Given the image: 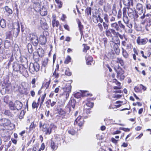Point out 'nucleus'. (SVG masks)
Here are the masks:
<instances>
[{
  "label": "nucleus",
  "instance_id": "1",
  "mask_svg": "<svg viewBox=\"0 0 151 151\" xmlns=\"http://www.w3.org/2000/svg\"><path fill=\"white\" fill-rule=\"evenodd\" d=\"M22 106L23 104L22 103L18 100L16 101L14 103L10 101L9 104V109L12 111H19L22 108Z\"/></svg>",
  "mask_w": 151,
  "mask_h": 151
},
{
  "label": "nucleus",
  "instance_id": "2",
  "mask_svg": "<svg viewBox=\"0 0 151 151\" xmlns=\"http://www.w3.org/2000/svg\"><path fill=\"white\" fill-rule=\"evenodd\" d=\"M71 86L70 83H67L65 86L63 88V95L65 97L66 100L69 97V93L71 92Z\"/></svg>",
  "mask_w": 151,
  "mask_h": 151
},
{
  "label": "nucleus",
  "instance_id": "3",
  "mask_svg": "<svg viewBox=\"0 0 151 151\" xmlns=\"http://www.w3.org/2000/svg\"><path fill=\"white\" fill-rule=\"evenodd\" d=\"M123 11V22L126 24L127 27L129 28H131L132 27V24H129V19L127 15V8L124 7L122 9Z\"/></svg>",
  "mask_w": 151,
  "mask_h": 151
},
{
  "label": "nucleus",
  "instance_id": "4",
  "mask_svg": "<svg viewBox=\"0 0 151 151\" xmlns=\"http://www.w3.org/2000/svg\"><path fill=\"white\" fill-rule=\"evenodd\" d=\"M114 68L117 73V77L120 78L121 80H123L125 77L123 75L124 73V71L119 66V65H115Z\"/></svg>",
  "mask_w": 151,
  "mask_h": 151
},
{
  "label": "nucleus",
  "instance_id": "5",
  "mask_svg": "<svg viewBox=\"0 0 151 151\" xmlns=\"http://www.w3.org/2000/svg\"><path fill=\"white\" fill-rule=\"evenodd\" d=\"M128 9L127 14L128 16L131 19H134V20L137 19L138 15L136 11L130 7H127Z\"/></svg>",
  "mask_w": 151,
  "mask_h": 151
},
{
  "label": "nucleus",
  "instance_id": "6",
  "mask_svg": "<svg viewBox=\"0 0 151 151\" xmlns=\"http://www.w3.org/2000/svg\"><path fill=\"white\" fill-rule=\"evenodd\" d=\"M30 72L33 73L35 71L37 72L39 71L40 69L39 64L37 62L34 63H30L29 66Z\"/></svg>",
  "mask_w": 151,
  "mask_h": 151
},
{
  "label": "nucleus",
  "instance_id": "7",
  "mask_svg": "<svg viewBox=\"0 0 151 151\" xmlns=\"http://www.w3.org/2000/svg\"><path fill=\"white\" fill-rule=\"evenodd\" d=\"M10 125L13 128L14 127V125L11 123L9 120L7 119L3 118L0 119V125L4 127Z\"/></svg>",
  "mask_w": 151,
  "mask_h": 151
},
{
  "label": "nucleus",
  "instance_id": "8",
  "mask_svg": "<svg viewBox=\"0 0 151 151\" xmlns=\"http://www.w3.org/2000/svg\"><path fill=\"white\" fill-rule=\"evenodd\" d=\"M12 31L14 36L17 37L20 31L19 25L18 23H15L13 24Z\"/></svg>",
  "mask_w": 151,
  "mask_h": 151
},
{
  "label": "nucleus",
  "instance_id": "9",
  "mask_svg": "<svg viewBox=\"0 0 151 151\" xmlns=\"http://www.w3.org/2000/svg\"><path fill=\"white\" fill-rule=\"evenodd\" d=\"M30 39L33 45L35 46L37 45L39 40L35 34H32L30 35Z\"/></svg>",
  "mask_w": 151,
  "mask_h": 151
},
{
  "label": "nucleus",
  "instance_id": "10",
  "mask_svg": "<svg viewBox=\"0 0 151 151\" xmlns=\"http://www.w3.org/2000/svg\"><path fill=\"white\" fill-rule=\"evenodd\" d=\"M84 122L83 119L82 118L81 116H79L76 119L74 123V125L78 124L80 127L83 124Z\"/></svg>",
  "mask_w": 151,
  "mask_h": 151
},
{
  "label": "nucleus",
  "instance_id": "11",
  "mask_svg": "<svg viewBox=\"0 0 151 151\" xmlns=\"http://www.w3.org/2000/svg\"><path fill=\"white\" fill-rule=\"evenodd\" d=\"M148 40L147 38L141 39L140 37H139L137 40V42L139 45H145L147 43Z\"/></svg>",
  "mask_w": 151,
  "mask_h": 151
},
{
  "label": "nucleus",
  "instance_id": "12",
  "mask_svg": "<svg viewBox=\"0 0 151 151\" xmlns=\"http://www.w3.org/2000/svg\"><path fill=\"white\" fill-rule=\"evenodd\" d=\"M41 6L40 5V8H36V11L40 12V13L41 15L42 16H45L47 14V12L46 9L43 6L41 8Z\"/></svg>",
  "mask_w": 151,
  "mask_h": 151
},
{
  "label": "nucleus",
  "instance_id": "13",
  "mask_svg": "<svg viewBox=\"0 0 151 151\" xmlns=\"http://www.w3.org/2000/svg\"><path fill=\"white\" fill-rule=\"evenodd\" d=\"M137 13L139 15L141 14L143 12L142 5L140 3H138L136 6Z\"/></svg>",
  "mask_w": 151,
  "mask_h": 151
},
{
  "label": "nucleus",
  "instance_id": "14",
  "mask_svg": "<svg viewBox=\"0 0 151 151\" xmlns=\"http://www.w3.org/2000/svg\"><path fill=\"white\" fill-rule=\"evenodd\" d=\"M8 131L6 129H1L0 130V135L2 137L7 138L8 136Z\"/></svg>",
  "mask_w": 151,
  "mask_h": 151
},
{
  "label": "nucleus",
  "instance_id": "15",
  "mask_svg": "<svg viewBox=\"0 0 151 151\" xmlns=\"http://www.w3.org/2000/svg\"><path fill=\"white\" fill-rule=\"evenodd\" d=\"M124 4L127 7H130L131 6H133V0H123Z\"/></svg>",
  "mask_w": 151,
  "mask_h": 151
},
{
  "label": "nucleus",
  "instance_id": "16",
  "mask_svg": "<svg viewBox=\"0 0 151 151\" xmlns=\"http://www.w3.org/2000/svg\"><path fill=\"white\" fill-rule=\"evenodd\" d=\"M32 2L34 3L33 6L36 8H40L41 4V0H32ZM36 9H35V10Z\"/></svg>",
  "mask_w": 151,
  "mask_h": 151
},
{
  "label": "nucleus",
  "instance_id": "17",
  "mask_svg": "<svg viewBox=\"0 0 151 151\" xmlns=\"http://www.w3.org/2000/svg\"><path fill=\"white\" fill-rule=\"evenodd\" d=\"M64 136L63 135H56L55 136V142H57V144H60L61 140H63Z\"/></svg>",
  "mask_w": 151,
  "mask_h": 151
},
{
  "label": "nucleus",
  "instance_id": "18",
  "mask_svg": "<svg viewBox=\"0 0 151 151\" xmlns=\"http://www.w3.org/2000/svg\"><path fill=\"white\" fill-rule=\"evenodd\" d=\"M111 44L113 45V47L117 55H119L120 52V49L119 47V45H120L116 44V43L112 44L111 43Z\"/></svg>",
  "mask_w": 151,
  "mask_h": 151
},
{
  "label": "nucleus",
  "instance_id": "19",
  "mask_svg": "<svg viewBox=\"0 0 151 151\" xmlns=\"http://www.w3.org/2000/svg\"><path fill=\"white\" fill-rule=\"evenodd\" d=\"M111 29H114L117 31H119L120 29L118 23L116 22L112 23L111 24Z\"/></svg>",
  "mask_w": 151,
  "mask_h": 151
},
{
  "label": "nucleus",
  "instance_id": "20",
  "mask_svg": "<svg viewBox=\"0 0 151 151\" xmlns=\"http://www.w3.org/2000/svg\"><path fill=\"white\" fill-rule=\"evenodd\" d=\"M20 65H19L17 62H14L12 64V68L13 70L15 71L18 72L19 69Z\"/></svg>",
  "mask_w": 151,
  "mask_h": 151
},
{
  "label": "nucleus",
  "instance_id": "21",
  "mask_svg": "<svg viewBox=\"0 0 151 151\" xmlns=\"http://www.w3.org/2000/svg\"><path fill=\"white\" fill-rule=\"evenodd\" d=\"M50 146L51 148L53 150H56L58 148V144L57 143V142L55 141L54 142L53 140H51Z\"/></svg>",
  "mask_w": 151,
  "mask_h": 151
},
{
  "label": "nucleus",
  "instance_id": "22",
  "mask_svg": "<svg viewBox=\"0 0 151 151\" xmlns=\"http://www.w3.org/2000/svg\"><path fill=\"white\" fill-rule=\"evenodd\" d=\"M46 39L44 35H40L39 37V41L41 44L42 45H45L46 42Z\"/></svg>",
  "mask_w": 151,
  "mask_h": 151
},
{
  "label": "nucleus",
  "instance_id": "23",
  "mask_svg": "<svg viewBox=\"0 0 151 151\" xmlns=\"http://www.w3.org/2000/svg\"><path fill=\"white\" fill-rule=\"evenodd\" d=\"M76 103V101L73 98L71 97L69 102V104L70 106L73 109H74Z\"/></svg>",
  "mask_w": 151,
  "mask_h": 151
},
{
  "label": "nucleus",
  "instance_id": "24",
  "mask_svg": "<svg viewBox=\"0 0 151 151\" xmlns=\"http://www.w3.org/2000/svg\"><path fill=\"white\" fill-rule=\"evenodd\" d=\"M40 102V98L38 100V102L36 103L35 101H34L32 104V107L33 109H37L39 106Z\"/></svg>",
  "mask_w": 151,
  "mask_h": 151
},
{
  "label": "nucleus",
  "instance_id": "25",
  "mask_svg": "<svg viewBox=\"0 0 151 151\" xmlns=\"http://www.w3.org/2000/svg\"><path fill=\"white\" fill-rule=\"evenodd\" d=\"M19 68V71L22 74H24L27 73V70L23 65H20Z\"/></svg>",
  "mask_w": 151,
  "mask_h": 151
},
{
  "label": "nucleus",
  "instance_id": "26",
  "mask_svg": "<svg viewBox=\"0 0 151 151\" xmlns=\"http://www.w3.org/2000/svg\"><path fill=\"white\" fill-rule=\"evenodd\" d=\"M112 29H108L105 30V34L107 37H112V34L111 31Z\"/></svg>",
  "mask_w": 151,
  "mask_h": 151
},
{
  "label": "nucleus",
  "instance_id": "27",
  "mask_svg": "<svg viewBox=\"0 0 151 151\" xmlns=\"http://www.w3.org/2000/svg\"><path fill=\"white\" fill-rule=\"evenodd\" d=\"M37 53L40 57H42L44 55V51L42 48H39L38 49Z\"/></svg>",
  "mask_w": 151,
  "mask_h": 151
},
{
  "label": "nucleus",
  "instance_id": "28",
  "mask_svg": "<svg viewBox=\"0 0 151 151\" xmlns=\"http://www.w3.org/2000/svg\"><path fill=\"white\" fill-rule=\"evenodd\" d=\"M114 54L112 51H111L109 52L107 55H106V57L108 59H113L114 57Z\"/></svg>",
  "mask_w": 151,
  "mask_h": 151
},
{
  "label": "nucleus",
  "instance_id": "29",
  "mask_svg": "<svg viewBox=\"0 0 151 151\" xmlns=\"http://www.w3.org/2000/svg\"><path fill=\"white\" fill-rule=\"evenodd\" d=\"M40 23L42 25V27H44L45 29H47L48 26L47 24L45 22V20L44 19H42L40 21Z\"/></svg>",
  "mask_w": 151,
  "mask_h": 151
},
{
  "label": "nucleus",
  "instance_id": "30",
  "mask_svg": "<svg viewBox=\"0 0 151 151\" xmlns=\"http://www.w3.org/2000/svg\"><path fill=\"white\" fill-rule=\"evenodd\" d=\"M68 132L72 135H74L76 133V131L73 128H69L68 129Z\"/></svg>",
  "mask_w": 151,
  "mask_h": 151
},
{
  "label": "nucleus",
  "instance_id": "31",
  "mask_svg": "<svg viewBox=\"0 0 151 151\" xmlns=\"http://www.w3.org/2000/svg\"><path fill=\"white\" fill-rule=\"evenodd\" d=\"M0 25L2 28H4L6 27V23L4 19H1L0 21Z\"/></svg>",
  "mask_w": 151,
  "mask_h": 151
},
{
  "label": "nucleus",
  "instance_id": "32",
  "mask_svg": "<svg viewBox=\"0 0 151 151\" xmlns=\"http://www.w3.org/2000/svg\"><path fill=\"white\" fill-rule=\"evenodd\" d=\"M52 127H51V126L50 127L46 129H42V131H44L45 130H46V132L45 134H50L51 132Z\"/></svg>",
  "mask_w": 151,
  "mask_h": 151
},
{
  "label": "nucleus",
  "instance_id": "33",
  "mask_svg": "<svg viewBox=\"0 0 151 151\" xmlns=\"http://www.w3.org/2000/svg\"><path fill=\"white\" fill-rule=\"evenodd\" d=\"M4 9L6 11L9 13V15L11 14L12 13V10L10 9L8 6H6L4 7Z\"/></svg>",
  "mask_w": 151,
  "mask_h": 151
},
{
  "label": "nucleus",
  "instance_id": "34",
  "mask_svg": "<svg viewBox=\"0 0 151 151\" xmlns=\"http://www.w3.org/2000/svg\"><path fill=\"white\" fill-rule=\"evenodd\" d=\"M52 24L53 27H58L60 25L59 22L58 21H56L55 19L53 20Z\"/></svg>",
  "mask_w": 151,
  "mask_h": 151
},
{
  "label": "nucleus",
  "instance_id": "35",
  "mask_svg": "<svg viewBox=\"0 0 151 151\" xmlns=\"http://www.w3.org/2000/svg\"><path fill=\"white\" fill-rule=\"evenodd\" d=\"M11 44L10 42L8 40H6L5 41L4 44V47L6 49L8 48L10 46Z\"/></svg>",
  "mask_w": 151,
  "mask_h": 151
},
{
  "label": "nucleus",
  "instance_id": "36",
  "mask_svg": "<svg viewBox=\"0 0 151 151\" xmlns=\"http://www.w3.org/2000/svg\"><path fill=\"white\" fill-rule=\"evenodd\" d=\"M116 62L119 63L121 66H123L124 65L123 60L120 58H118L117 59Z\"/></svg>",
  "mask_w": 151,
  "mask_h": 151
},
{
  "label": "nucleus",
  "instance_id": "37",
  "mask_svg": "<svg viewBox=\"0 0 151 151\" xmlns=\"http://www.w3.org/2000/svg\"><path fill=\"white\" fill-rule=\"evenodd\" d=\"M27 49L29 53L31 54L32 52V44L30 43H28L27 45Z\"/></svg>",
  "mask_w": 151,
  "mask_h": 151
},
{
  "label": "nucleus",
  "instance_id": "38",
  "mask_svg": "<svg viewBox=\"0 0 151 151\" xmlns=\"http://www.w3.org/2000/svg\"><path fill=\"white\" fill-rule=\"evenodd\" d=\"M122 55L125 58H127L128 57V54L126 50H124L123 48H122Z\"/></svg>",
  "mask_w": 151,
  "mask_h": 151
},
{
  "label": "nucleus",
  "instance_id": "39",
  "mask_svg": "<svg viewBox=\"0 0 151 151\" xmlns=\"http://www.w3.org/2000/svg\"><path fill=\"white\" fill-rule=\"evenodd\" d=\"M118 24L119 28L122 29L123 30L125 29V26L122 23L121 21H119L118 22Z\"/></svg>",
  "mask_w": 151,
  "mask_h": 151
},
{
  "label": "nucleus",
  "instance_id": "40",
  "mask_svg": "<svg viewBox=\"0 0 151 151\" xmlns=\"http://www.w3.org/2000/svg\"><path fill=\"white\" fill-rule=\"evenodd\" d=\"M78 24L79 30L80 31V32H81L82 31V30L83 29V26L81 24V22L79 20H78Z\"/></svg>",
  "mask_w": 151,
  "mask_h": 151
},
{
  "label": "nucleus",
  "instance_id": "41",
  "mask_svg": "<svg viewBox=\"0 0 151 151\" xmlns=\"http://www.w3.org/2000/svg\"><path fill=\"white\" fill-rule=\"evenodd\" d=\"M50 80L48 82H47L45 83H43L42 84V88H46V89H47L48 88L50 84Z\"/></svg>",
  "mask_w": 151,
  "mask_h": 151
},
{
  "label": "nucleus",
  "instance_id": "42",
  "mask_svg": "<svg viewBox=\"0 0 151 151\" xmlns=\"http://www.w3.org/2000/svg\"><path fill=\"white\" fill-rule=\"evenodd\" d=\"M46 93H45L41 97H40V101L41 100V101L40 102V107L41 106L42 104L43 103L46 97Z\"/></svg>",
  "mask_w": 151,
  "mask_h": 151
},
{
  "label": "nucleus",
  "instance_id": "43",
  "mask_svg": "<svg viewBox=\"0 0 151 151\" xmlns=\"http://www.w3.org/2000/svg\"><path fill=\"white\" fill-rule=\"evenodd\" d=\"M86 105L89 107V108H92L93 106V103L89 101H88L86 103Z\"/></svg>",
  "mask_w": 151,
  "mask_h": 151
},
{
  "label": "nucleus",
  "instance_id": "44",
  "mask_svg": "<svg viewBox=\"0 0 151 151\" xmlns=\"http://www.w3.org/2000/svg\"><path fill=\"white\" fill-rule=\"evenodd\" d=\"M111 31H112V33L117 37H119L120 34L118 32H116V31L114 29H112Z\"/></svg>",
  "mask_w": 151,
  "mask_h": 151
},
{
  "label": "nucleus",
  "instance_id": "45",
  "mask_svg": "<svg viewBox=\"0 0 151 151\" xmlns=\"http://www.w3.org/2000/svg\"><path fill=\"white\" fill-rule=\"evenodd\" d=\"M108 23L104 22L102 23L103 27L105 30L109 29V24Z\"/></svg>",
  "mask_w": 151,
  "mask_h": 151
},
{
  "label": "nucleus",
  "instance_id": "46",
  "mask_svg": "<svg viewBox=\"0 0 151 151\" xmlns=\"http://www.w3.org/2000/svg\"><path fill=\"white\" fill-rule=\"evenodd\" d=\"M55 1L57 4V6L59 8H60L62 6V2L59 0H55Z\"/></svg>",
  "mask_w": 151,
  "mask_h": 151
},
{
  "label": "nucleus",
  "instance_id": "47",
  "mask_svg": "<svg viewBox=\"0 0 151 151\" xmlns=\"http://www.w3.org/2000/svg\"><path fill=\"white\" fill-rule=\"evenodd\" d=\"M104 19L105 21V22L106 23L109 22V16L106 14H104Z\"/></svg>",
  "mask_w": 151,
  "mask_h": 151
},
{
  "label": "nucleus",
  "instance_id": "48",
  "mask_svg": "<svg viewBox=\"0 0 151 151\" xmlns=\"http://www.w3.org/2000/svg\"><path fill=\"white\" fill-rule=\"evenodd\" d=\"M35 137L34 135H33L32 137L31 138L30 140L27 143V145L28 146L32 142V143H34L35 140Z\"/></svg>",
  "mask_w": 151,
  "mask_h": 151
},
{
  "label": "nucleus",
  "instance_id": "49",
  "mask_svg": "<svg viewBox=\"0 0 151 151\" xmlns=\"http://www.w3.org/2000/svg\"><path fill=\"white\" fill-rule=\"evenodd\" d=\"M74 96L77 99L80 98L81 96V94L80 93L77 92L73 94Z\"/></svg>",
  "mask_w": 151,
  "mask_h": 151
},
{
  "label": "nucleus",
  "instance_id": "50",
  "mask_svg": "<svg viewBox=\"0 0 151 151\" xmlns=\"http://www.w3.org/2000/svg\"><path fill=\"white\" fill-rule=\"evenodd\" d=\"M9 97L8 96H5L4 98V102L6 104H8L9 101Z\"/></svg>",
  "mask_w": 151,
  "mask_h": 151
},
{
  "label": "nucleus",
  "instance_id": "51",
  "mask_svg": "<svg viewBox=\"0 0 151 151\" xmlns=\"http://www.w3.org/2000/svg\"><path fill=\"white\" fill-rule=\"evenodd\" d=\"M4 114L7 116H11L12 114L9 110H6L4 112Z\"/></svg>",
  "mask_w": 151,
  "mask_h": 151
},
{
  "label": "nucleus",
  "instance_id": "52",
  "mask_svg": "<svg viewBox=\"0 0 151 151\" xmlns=\"http://www.w3.org/2000/svg\"><path fill=\"white\" fill-rule=\"evenodd\" d=\"M48 63V59L47 58H45L44 59L43 63L42 65L44 67H45L47 65Z\"/></svg>",
  "mask_w": 151,
  "mask_h": 151
},
{
  "label": "nucleus",
  "instance_id": "53",
  "mask_svg": "<svg viewBox=\"0 0 151 151\" xmlns=\"http://www.w3.org/2000/svg\"><path fill=\"white\" fill-rule=\"evenodd\" d=\"M97 26L100 32H102L104 30L103 25L101 23H99L97 24Z\"/></svg>",
  "mask_w": 151,
  "mask_h": 151
},
{
  "label": "nucleus",
  "instance_id": "54",
  "mask_svg": "<svg viewBox=\"0 0 151 151\" xmlns=\"http://www.w3.org/2000/svg\"><path fill=\"white\" fill-rule=\"evenodd\" d=\"M24 111L23 110H22L20 113V114L19 115V118L20 119H22L24 116Z\"/></svg>",
  "mask_w": 151,
  "mask_h": 151
},
{
  "label": "nucleus",
  "instance_id": "55",
  "mask_svg": "<svg viewBox=\"0 0 151 151\" xmlns=\"http://www.w3.org/2000/svg\"><path fill=\"white\" fill-rule=\"evenodd\" d=\"M111 9V7H110L109 5L107 6H104V10L106 12H107L108 11L109 9Z\"/></svg>",
  "mask_w": 151,
  "mask_h": 151
},
{
  "label": "nucleus",
  "instance_id": "56",
  "mask_svg": "<svg viewBox=\"0 0 151 151\" xmlns=\"http://www.w3.org/2000/svg\"><path fill=\"white\" fill-rule=\"evenodd\" d=\"M93 22L95 23H98L99 21L97 16H93Z\"/></svg>",
  "mask_w": 151,
  "mask_h": 151
},
{
  "label": "nucleus",
  "instance_id": "57",
  "mask_svg": "<svg viewBox=\"0 0 151 151\" xmlns=\"http://www.w3.org/2000/svg\"><path fill=\"white\" fill-rule=\"evenodd\" d=\"M6 39H10L12 37V35L10 32H7L6 33Z\"/></svg>",
  "mask_w": 151,
  "mask_h": 151
},
{
  "label": "nucleus",
  "instance_id": "58",
  "mask_svg": "<svg viewBox=\"0 0 151 151\" xmlns=\"http://www.w3.org/2000/svg\"><path fill=\"white\" fill-rule=\"evenodd\" d=\"M115 42H114L113 41H111V43L112 44L116 43V44L120 45V40L118 37L116 38V39L115 40Z\"/></svg>",
  "mask_w": 151,
  "mask_h": 151
},
{
  "label": "nucleus",
  "instance_id": "59",
  "mask_svg": "<svg viewBox=\"0 0 151 151\" xmlns=\"http://www.w3.org/2000/svg\"><path fill=\"white\" fill-rule=\"evenodd\" d=\"M71 59V58L70 56H68L65 61V63L66 64H68L70 62Z\"/></svg>",
  "mask_w": 151,
  "mask_h": 151
},
{
  "label": "nucleus",
  "instance_id": "60",
  "mask_svg": "<svg viewBox=\"0 0 151 151\" xmlns=\"http://www.w3.org/2000/svg\"><path fill=\"white\" fill-rule=\"evenodd\" d=\"M119 37L121 40H122L124 39L125 40H127V39L125 35L124 34H123V35L120 34Z\"/></svg>",
  "mask_w": 151,
  "mask_h": 151
},
{
  "label": "nucleus",
  "instance_id": "61",
  "mask_svg": "<svg viewBox=\"0 0 151 151\" xmlns=\"http://www.w3.org/2000/svg\"><path fill=\"white\" fill-rule=\"evenodd\" d=\"M122 12L121 9H119L118 12L117 17L118 19L122 17Z\"/></svg>",
  "mask_w": 151,
  "mask_h": 151
},
{
  "label": "nucleus",
  "instance_id": "62",
  "mask_svg": "<svg viewBox=\"0 0 151 151\" xmlns=\"http://www.w3.org/2000/svg\"><path fill=\"white\" fill-rule=\"evenodd\" d=\"M56 70V69H55L53 73V76L55 77L56 78H58L59 77V74L58 73H57Z\"/></svg>",
  "mask_w": 151,
  "mask_h": 151
},
{
  "label": "nucleus",
  "instance_id": "63",
  "mask_svg": "<svg viewBox=\"0 0 151 151\" xmlns=\"http://www.w3.org/2000/svg\"><path fill=\"white\" fill-rule=\"evenodd\" d=\"M51 100L50 99H49L47 100L46 102V106L48 108H50V104Z\"/></svg>",
  "mask_w": 151,
  "mask_h": 151
},
{
  "label": "nucleus",
  "instance_id": "64",
  "mask_svg": "<svg viewBox=\"0 0 151 151\" xmlns=\"http://www.w3.org/2000/svg\"><path fill=\"white\" fill-rule=\"evenodd\" d=\"M91 7H89L88 9H86V12L88 15L89 14L90 15L91 14Z\"/></svg>",
  "mask_w": 151,
  "mask_h": 151
}]
</instances>
